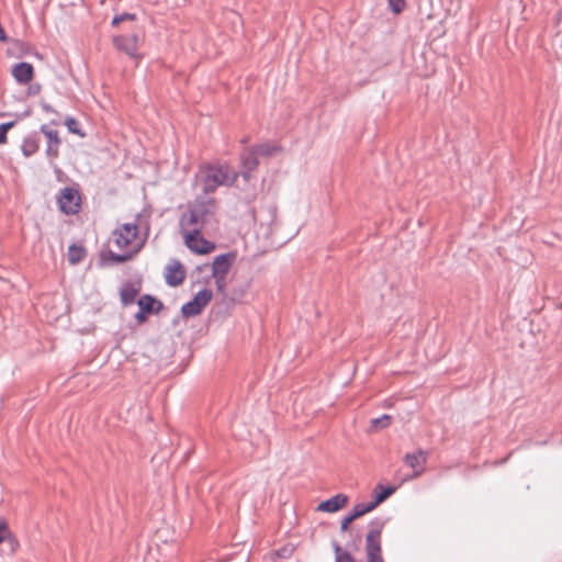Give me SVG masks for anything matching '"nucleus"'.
I'll use <instances>...</instances> for the list:
<instances>
[{"mask_svg":"<svg viewBox=\"0 0 562 562\" xmlns=\"http://www.w3.org/2000/svg\"><path fill=\"white\" fill-rule=\"evenodd\" d=\"M215 211L216 203L214 199L198 198L180 216L181 234L191 233V231L202 232L215 221Z\"/></svg>","mask_w":562,"mask_h":562,"instance_id":"nucleus-1","label":"nucleus"},{"mask_svg":"<svg viewBox=\"0 0 562 562\" xmlns=\"http://www.w3.org/2000/svg\"><path fill=\"white\" fill-rule=\"evenodd\" d=\"M147 234L144 237L138 235V226L134 223H125L114 229L112 243L123 252L115 254L109 251V258L115 263H122L130 260L144 246Z\"/></svg>","mask_w":562,"mask_h":562,"instance_id":"nucleus-2","label":"nucleus"},{"mask_svg":"<svg viewBox=\"0 0 562 562\" xmlns=\"http://www.w3.org/2000/svg\"><path fill=\"white\" fill-rule=\"evenodd\" d=\"M205 194L216 191L218 187H231L238 178V173L226 164L209 165L200 170Z\"/></svg>","mask_w":562,"mask_h":562,"instance_id":"nucleus-3","label":"nucleus"},{"mask_svg":"<svg viewBox=\"0 0 562 562\" xmlns=\"http://www.w3.org/2000/svg\"><path fill=\"white\" fill-rule=\"evenodd\" d=\"M386 520L375 518L369 524V531L366 536L367 562H384L382 557L381 533Z\"/></svg>","mask_w":562,"mask_h":562,"instance_id":"nucleus-4","label":"nucleus"},{"mask_svg":"<svg viewBox=\"0 0 562 562\" xmlns=\"http://www.w3.org/2000/svg\"><path fill=\"white\" fill-rule=\"evenodd\" d=\"M80 194L76 188L66 187L57 196L59 210L67 215H75L80 211Z\"/></svg>","mask_w":562,"mask_h":562,"instance_id":"nucleus-5","label":"nucleus"},{"mask_svg":"<svg viewBox=\"0 0 562 562\" xmlns=\"http://www.w3.org/2000/svg\"><path fill=\"white\" fill-rule=\"evenodd\" d=\"M212 291L209 289L200 290L194 297L182 305L181 313L184 317H193L199 315L203 308L210 303L212 300Z\"/></svg>","mask_w":562,"mask_h":562,"instance_id":"nucleus-6","label":"nucleus"},{"mask_svg":"<svg viewBox=\"0 0 562 562\" xmlns=\"http://www.w3.org/2000/svg\"><path fill=\"white\" fill-rule=\"evenodd\" d=\"M186 246L195 254L204 255L211 252L215 245L201 236V232L191 231L182 234Z\"/></svg>","mask_w":562,"mask_h":562,"instance_id":"nucleus-7","label":"nucleus"},{"mask_svg":"<svg viewBox=\"0 0 562 562\" xmlns=\"http://www.w3.org/2000/svg\"><path fill=\"white\" fill-rule=\"evenodd\" d=\"M139 38L136 34L121 35L114 37V45L117 49L124 52L130 57H137Z\"/></svg>","mask_w":562,"mask_h":562,"instance_id":"nucleus-8","label":"nucleus"},{"mask_svg":"<svg viewBox=\"0 0 562 562\" xmlns=\"http://www.w3.org/2000/svg\"><path fill=\"white\" fill-rule=\"evenodd\" d=\"M426 461V452L422 449L414 453H406L404 457V463L414 471L413 479L418 477L425 471Z\"/></svg>","mask_w":562,"mask_h":562,"instance_id":"nucleus-9","label":"nucleus"},{"mask_svg":"<svg viewBox=\"0 0 562 562\" xmlns=\"http://www.w3.org/2000/svg\"><path fill=\"white\" fill-rule=\"evenodd\" d=\"M186 271L178 260H172L167 267L165 272L166 283L170 286H177L183 282Z\"/></svg>","mask_w":562,"mask_h":562,"instance_id":"nucleus-10","label":"nucleus"},{"mask_svg":"<svg viewBox=\"0 0 562 562\" xmlns=\"http://www.w3.org/2000/svg\"><path fill=\"white\" fill-rule=\"evenodd\" d=\"M241 167H243V177L246 181L250 178V172L254 171L259 165V155L255 147L249 148L244 151L240 156Z\"/></svg>","mask_w":562,"mask_h":562,"instance_id":"nucleus-11","label":"nucleus"},{"mask_svg":"<svg viewBox=\"0 0 562 562\" xmlns=\"http://www.w3.org/2000/svg\"><path fill=\"white\" fill-rule=\"evenodd\" d=\"M234 258L231 252L216 256L212 263V276H227Z\"/></svg>","mask_w":562,"mask_h":562,"instance_id":"nucleus-12","label":"nucleus"},{"mask_svg":"<svg viewBox=\"0 0 562 562\" xmlns=\"http://www.w3.org/2000/svg\"><path fill=\"white\" fill-rule=\"evenodd\" d=\"M348 503V496L345 494H337L318 504L317 510L324 513H335L344 508Z\"/></svg>","mask_w":562,"mask_h":562,"instance_id":"nucleus-13","label":"nucleus"},{"mask_svg":"<svg viewBox=\"0 0 562 562\" xmlns=\"http://www.w3.org/2000/svg\"><path fill=\"white\" fill-rule=\"evenodd\" d=\"M41 132L47 138V156L50 158H56L58 156V146L60 144L58 132L56 130L49 128L47 125H43L41 127Z\"/></svg>","mask_w":562,"mask_h":562,"instance_id":"nucleus-14","label":"nucleus"},{"mask_svg":"<svg viewBox=\"0 0 562 562\" xmlns=\"http://www.w3.org/2000/svg\"><path fill=\"white\" fill-rule=\"evenodd\" d=\"M33 66L29 63L21 61L12 67V76L16 82L25 85L33 79Z\"/></svg>","mask_w":562,"mask_h":562,"instance_id":"nucleus-15","label":"nucleus"},{"mask_svg":"<svg viewBox=\"0 0 562 562\" xmlns=\"http://www.w3.org/2000/svg\"><path fill=\"white\" fill-rule=\"evenodd\" d=\"M370 507L371 506H368L367 503L366 504L364 503H359V504L355 505L352 510L346 517L342 518V520L340 522V530L342 532H345L348 529L349 525L353 520H356V519L362 517L363 515L372 512L370 509Z\"/></svg>","mask_w":562,"mask_h":562,"instance_id":"nucleus-16","label":"nucleus"},{"mask_svg":"<svg viewBox=\"0 0 562 562\" xmlns=\"http://www.w3.org/2000/svg\"><path fill=\"white\" fill-rule=\"evenodd\" d=\"M137 305L147 315L158 314L164 308L162 302L149 294L140 296L137 301Z\"/></svg>","mask_w":562,"mask_h":562,"instance_id":"nucleus-17","label":"nucleus"},{"mask_svg":"<svg viewBox=\"0 0 562 562\" xmlns=\"http://www.w3.org/2000/svg\"><path fill=\"white\" fill-rule=\"evenodd\" d=\"M140 288L134 283L127 282L122 285L120 290L121 302L124 306L131 305L135 302Z\"/></svg>","mask_w":562,"mask_h":562,"instance_id":"nucleus-18","label":"nucleus"},{"mask_svg":"<svg viewBox=\"0 0 562 562\" xmlns=\"http://www.w3.org/2000/svg\"><path fill=\"white\" fill-rule=\"evenodd\" d=\"M396 487L394 486H383L381 484L376 485L375 498L372 502L367 503L368 506H371L370 509H375L381 503H383L386 498H389L394 492Z\"/></svg>","mask_w":562,"mask_h":562,"instance_id":"nucleus-19","label":"nucleus"},{"mask_svg":"<svg viewBox=\"0 0 562 562\" xmlns=\"http://www.w3.org/2000/svg\"><path fill=\"white\" fill-rule=\"evenodd\" d=\"M67 256H68V261L71 265H77L85 258L86 250L81 246L70 245L68 248Z\"/></svg>","mask_w":562,"mask_h":562,"instance_id":"nucleus-20","label":"nucleus"},{"mask_svg":"<svg viewBox=\"0 0 562 562\" xmlns=\"http://www.w3.org/2000/svg\"><path fill=\"white\" fill-rule=\"evenodd\" d=\"M259 156L270 157L279 150V147L274 144L265 143L258 146H255Z\"/></svg>","mask_w":562,"mask_h":562,"instance_id":"nucleus-21","label":"nucleus"},{"mask_svg":"<svg viewBox=\"0 0 562 562\" xmlns=\"http://www.w3.org/2000/svg\"><path fill=\"white\" fill-rule=\"evenodd\" d=\"M37 150V143L32 138H25L22 144V151L25 157L32 156Z\"/></svg>","mask_w":562,"mask_h":562,"instance_id":"nucleus-22","label":"nucleus"},{"mask_svg":"<svg viewBox=\"0 0 562 562\" xmlns=\"http://www.w3.org/2000/svg\"><path fill=\"white\" fill-rule=\"evenodd\" d=\"M392 417L387 414H384L378 418H373L371 420V425L375 429L386 428L391 424Z\"/></svg>","mask_w":562,"mask_h":562,"instance_id":"nucleus-23","label":"nucleus"},{"mask_svg":"<svg viewBox=\"0 0 562 562\" xmlns=\"http://www.w3.org/2000/svg\"><path fill=\"white\" fill-rule=\"evenodd\" d=\"M65 125L67 126L69 133L85 136V134L79 128V122L75 117L67 116L65 120Z\"/></svg>","mask_w":562,"mask_h":562,"instance_id":"nucleus-24","label":"nucleus"},{"mask_svg":"<svg viewBox=\"0 0 562 562\" xmlns=\"http://www.w3.org/2000/svg\"><path fill=\"white\" fill-rule=\"evenodd\" d=\"M387 2H389V8L395 14L401 13L405 7V0H387Z\"/></svg>","mask_w":562,"mask_h":562,"instance_id":"nucleus-25","label":"nucleus"},{"mask_svg":"<svg viewBox=\"0 0 562 562\" xmlns=\"http://www.w3.org/2000/svg\"><path fill=\"white\" fill-rule=\"evenodd\" d=\"M14 126V122H7L0 124V145L7 142V133Z\"/></svg>","mask_w":562,"mask_h":562,"instance_id":"nucleus-26","label":"nucleus"},{"mask_svg":"<svg viewBox=\"0 0 562 562\" xmlns=\"http://www.w3.org/2000/svg\"><path fill=\"white\" fill-rule=\"evenodd\" d=\"M215 281L216 290L220 293H224L227 286L226 276H212Z\"/></svg>","mask_w":562,"mask_h":562,"instance_id":"nucleus-27","label":"nucleus"},{"mask_svg":"<svg viewBox=\"0 0 562 562\" xmlns=\"http://www.w3.org/2000/svg\"><path fill=\"white\" fill-rule=\"evenodd\" d=\"M135 15L131 13H124L120 15H115L112 20V25H119L121 22H124L125 20H134Z\"/></svg>","mask_w":562,"mask_h":562,"instance_id":"nucleus-28","label":"nucleus"},{"mask_svg":"<svg viewBox=\"0 0 562 562\" xmlns=\"http://www.w3.org/2000/svg\"><path fill=\"white\" fill-rule=\"evenodd\" d=\"M9 529L4 520L0 519V543L9 536Z\"/></svg>","mask_w":562,"mask_h":562,"instance_id":"nucleus-29","label":"nucleus"},{"mask_svg":"<svg viewBox=\"0 0 562 562\" xmlns=\"http://www.w3.org/2000/svg\"><path fill=\"white\" fill-rule=\"evenodd\" d=\"M333 549H334V552H335V560H336V562L339 561L342 558L344 553H348V551L342 550L341 547L337 542L333 543Z\"/></svg>","mask_w":562,"mask_h":562,"instance_id":"nucleus-30","label":"nucleus"},{"mask_svg":"<svg viewBox=\"0 0 562 562\" xmlns=\"http://www.w3.org/2000/svg\"><path fill=\"white\" fill-rule=\"evenodd\" d=\"M333 549H334V552H335V560H336V562L339 561L342 558L344 553H348V551L342 550L341 547L337 542L333 543Z\"/></svg>","mask_w":562,"mask_h":562,"instance_id":"nucleus-31","label":"nucleus"},{"mask_svg":"<svg viewBox=\"0 0 562 562\" xmlns=\"http://www.w3.org/2000/svg\"><path fill=\"white\" fill-rule=\"evenodd\" d=\"M135 319L138 324H142L147 319V314L139 308V311L135 314Z\"/></svg>","mask_w":562,"mask_h":562,"instance_id":"nucleus-32","label":"nucleus"},{"mask_svg":"<svg viewBox=\"0 0 562 562\" xmlns=\"http://www.w3.org/2000/svg\"><path fill=\"white\" fill-rule=\"evenodd\" d=\"M337 562H355V560H353L352 555L348 552V553H344L342 558Z\"/></svg>","mask_w":562,"mask_h":562,"instance_id":"nucleus-33","label":"nucleus"},{"mask_svg":"<svg viewBox=\"0 0 562 562\" xmlns=\"http://www.w3.org/2000/svg\"><path fill=\"white\" fill-rule=\"evenodd\" d=\"M0 42H7L5 32L1 25H0Z\"/></svg>","mask_w":562,"mask_h":562,"instance_id":"nucleus-34","label":"nucleus"},{"mask_svg":"<svg viewBox=\"0 0 562 562\" xmlns=\"http://www.w3.org/2000/svg\"><path fill=\"white\" fill-rule=\"evenodd\" d=\"M44 109H45L46 111H52L50 105H44Z\"/></svg>","mask_w":562,"mask_h":562,"instance_id":"nucleus-35","label":"nucleus"},{"mask_svg":"<svg viewBox=\"0 0 562 562\" xmlns=\"http://www.w3.org/2000/svg\"><path fill=\"white\" fill-rule=\"evenodd\" d=\"M247 142H248V138H244V139L241 140V143H243V144H246Z\"/></svg>","mask_w":562,"mask_h":562,"instance_id":"nucleus-36","label":"nucleus"}]
</instances>
